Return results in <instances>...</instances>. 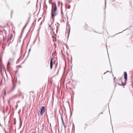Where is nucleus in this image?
<instances>
[{
    "mask_svg": "<svg viewBox=\"0 0 133 133\" xmlns=\"http://www.w3.org/2000/svg\"><path fill=\"white\" fill-rule=\"evenodd\" d=\"M52 8L51 12V17L53 19L57 15L55 12L57 11V8L55 2L54 3V4H52Z\"/></svg>",
    "mask_w": 133,
    "mask_h": 133,
    "instance_id": "nucleus-1",
    "label": "nucleus"
},
{
    "mask_svg": "<svg viewBox=\"0 0 133 133\" xmlns=\"http://www.w3.org/2000/svg\"><path fill=\"white\" fill-rule=\"evenodd\" d=\"M45 107L44 106L42 107L40 109L39 111L40 114L41 115H42L45 112Z\"/></svg>",
    "mask_w": 133,
    "mask_h": 133,
    "instance_id": "nucleus-2",
    "label": "nucleus"
},
{
    "mask_svg": "<svg viewBox=\"0 0 133 133\" xmlns=\"http://www.w3.org/2000/svg\"><path fill=\"white\" fill-rule=\"evenodd\" d=\"M12 81L13 84V89H15L16 86V83L17 82V78L14 77V79H13L12 78Z\"/></svg>",
    "mask_w": 133,
    "mask_h": 133,
    "instance_id": "nucleus-3",
    "label": "nucleus"
},
{
    "mask_svg": "<svg viewBox=\"0 0 133 133\" xmlns=\"http://www.w3.org/2000/svg\"><path fill=\"white\" fill-rule=\"evenodd\" d=\"M40 125H41V126L40 127V129L41 130H42L44 129V123L42 122L40 124Z\"/></svg>",
    "mask_w": 133,
    "mask_h": 133,
    "instance_id": "nucleus-4",
    "label": "nucleus"
},
{
    "mask_svg": "<svg viewBox=\"0 0 133 133\" xmlns=\"http://www.w3.org/2000/svg\"><path fill=\"white\" fill-rule=\"evenodd\" d=\"M124 78L125 79V82H126L127 79V74L126 71L124 72Z\"/></svg>",
    "mask_w": 133,
    "mask_h": 133,
    "instance_id": "nucleus-5",
    "label": "nucleus"
},
{
    "mask_svg": "<svg viewBox=\"0 0 133 133\" xmlns=\"http://www.w3.org/2000/svg\"><path fill=\"white\" fill-rule=\"evenodd\" d=\"M53 65V62L52 61V58L51 57L50 61V68L51 69H52Z\"/></svg>",
    "mask_w": 133,
    "mask_h": 133,
    "instance_id": "nucleus-6",
    "label": "nucleus"
},
{
    "mask_svg": "<svg viewBox=\"0 0 133 133\" xmlns=\"http://www.w3.org/2000/svg\"><path fill=\"white\" fill-rule=\"evenodd\" d=\"M61 119H62V123L63 125H64V128H65L66 127V126H65V124L64 122V119L63 118L62 114H61Z\"/></svg>",
    "mask_w": 133,
    "mask_h": 133,
    "instance_id": "nucleus-7",
    "label": "nucleus"
},
{
    "mask_svg": "<svg viewBox=\"0 0 133 133\" xmlns=\"http://www.w3.org/2000/svg\"><path fill=\"white\" fill-rule=\"evenodd\" d=\"M12 36H13V35L12 34H11V36L10 37H9V38L7 40V42H8L10 41L11 40V38L12 37Z\"/></svg>",
    "mask_w": 133,
    "mask_h": 133,
    "instance_id": "nucleus-8",
    "label": "nucleus"
},
{
    "mask_svg": "<svg viewBox=\"0 0 133 133\" xmlns=\"http://www.w3.org/2000/svg\"><path fill=\"white\" fill-rule=\"evenodd\" d=\"M126 84V82H124V83L122 82V83L121 84V86H124Z\"/></svg>",
    "mask_w": 133,
    "mask_h": 133,
    "instance_id": "nucleus-9",
    "label": "nucleus"
},
{
    "mask_svg": "<svg viewBox=\"0 0 133 133\" xmlns=\"http://www.w3.org/2000/svg\"><path fill=\"white\" fill-rule=\"evenodd\" d=\"M27 25V24H25V25L24 26V27H23V29L22 30V32L21 34H22L23 33V30H24V29L26 27V26Z\"/></svg>",
    "mask_w": 133,
    "mask_h": 133,
    "instance_id": "nucleus-10",
    "label": "nucleus"
},
{
    "mask_svg": "<svg viewBox=\"0 0 133 133\" xmlns=\"http://www.w3.org/2000/svg\"><path fill=\"white\" fill-rule=\"evenodd\" d=\"M61 13L62 16V17L63 18V12L62 10H61Z\"/></svg>",
    "mask_w": 133,
    "mask_h": 133,
    "instance_id": "nucleus-11",
    "label": "nucleus"
},
{
    "mask_svg": "<svg viewBox=\"0 0 133 133\" xmlns=\"http://www.w3.org/2000/svg\"><path fill=\"white\" fill-rule=\"evenodd\" d=\"M52 0H49V3L50 4H54V3H53L52 2Z\"/></svg>",
    "mask_w": 133,
    "mask_h": 133,
    "instance_id": "nucleus-12",
    "label": "nucleus"
},
{
    "mask_svg": "<svg viewBox=\"0 0 133 133\" xmlns=\"http://www.w3.org/2000/svg\"><path fill=\"white\" fill-rule=\"evenodd\" d=\"M10 64V62L9 61H8L7 63V66L8 67H9V65Z\"/></svg>",
    "mask_w": 133,
    "mask_h": 133,
    "instance_id": "nucleus-13",
    "label": "nucleus"
},
{
    "mask_svg": "<svg viewBox=\"0 0 133 133\" xmlns=\"http://www.w3.org/2000/svg\"><path fill=\"white\" fill-rule=\"evenodd\" d=\"M105 0V11H104V14H105V8L106 7V1L105 0Z\"/></svg>",
    "mask_w": 133,
    "mask_h": 133,
    "instance_id": "nucleus-14",
    "label": "nucleus"
},
{
    "mask_svg": "<svg viewBox=\"0 0 133 133\" xmlns=\"http://www.w3.org/2000/svg\"><path fill=\"white\" fill-rule=\"evenodd\" d=\"M31 49H30H30H29V51H28V55L27 56V57L28 56V55H29V52H30V51H31Z\"/></svg>",
    "mask_w": 133,
    "mask_h": 133,
    "instance_id": "nucleus-15",
    "label": "nucleus"
},
{
    "mask_svg": "<svg viewBox=\"0 0 133 133\" xmlns=\"http://www.w3.org/2000/svg\"><path fill=\"white\" fill-rule=\"evenodd\" d=\"M4 30L5 32V35H6V33H7V32L6 31V30L5 29H4Z\"/></svg>",
    "mask_w": 133,
    "mask_h": 133,
    "instance_id": "nucleus-16",
    "label": "nucleus"
},
{
    "mask_svg": "<svg viewBox=\"0 0 133 133\" xmlns=\"http://www.w3.org/2000/svg\"><path fill=\"white\" fill-rule=\"evenodd\" d=\"M56 27H57L56 32H57V29L59 27V26H58V25H57L56 26Z\"/></svg>",
    "mask_w": 133,
    "mask_h": 133,
    "instance_id": "nucleus-17",
    "label": "nucleus"
},
{
    "mask_svg": "<svg viewBox=\"0 0 133 133\" xmlns=\"http://www.w3.org/2000/svg\"><path fill=\"white\" fill-rule=\"evenodd\" d=\"M70 5H68V9H69L70 8Z\"/></svg>",
    "mask_w": 133,
    "mask_h": 133,
    "instance_id": "nucleus-18",
    "label": "nucleus"
},
{
    "mask_svg": "<svg viewBox=\"0 0 133 133\" xmlns=\"http://www.w3.org/2000/svg\"><path fill=\"white\" fill-rule=\"evenodd\" d=\"M29 20H30V19H29L27 21V23H26V24H27V25L29 23Z\"/></svg>",
    "mask_w": 133,
    "mask_h": 133,
    "instance_id": "nucleus-19",
    "label": "nucleus"
},
{
    "mask_svg": "<svg viewBox=\"0 0 133 133\" xmlns=\"http://www.w3.org/2000/svg\"><path fill=\"white\" fill-rule=\"evenodd\" d=\"M22 95V93H21V92H20L19 94V97H20L21 96V95Z\"/></svg>",
    "mask_w": 133,
    "mask_h": 133,
    "instance_id": "nucleus-20",
    "label": "nucleus"
},
{
    "mask_svg": "<svg viewBox=\"0 0 133 133\" xmlns=\"http://www.w3.org/2000/svg\"><path fill=\"white\" fill-rule=\"evenodd\" d=\"M2 61V59H1V55H0V62H1Z\"/></svg>",
    "mask_w": 133,
    "mask_h": 133,
    "instance_id": "nucleus-21",
    "label": "nucleus"
},
{
    "mask_svg": "<svg viewBox=\"0 0 133 133\" xmlns=\"http://www.w3.org/2000/svg\"><path fill=\"white\" fill-rule=\"evenodd\" d=\"M73 127H72V128H74V129H75V126L73 123Z\"/></svg>",
    "mask_w": 133,
    "mask_h": 133,
    "instance_id": "nucleus-22",
    "label": "nucleus"
},
{
    "mask_svg": "<svg viewBox=\"0 0 133 133\" xmlns=\"http://www.w3.org/2000/svg\"><path fill=\"white\" fill-rule=\"evenodd\" d=\"M109 72V71H107L106 72H105V73H104V75L105 74H106V73L107 72Z\"/></svg>",
    "mask_w": 133,
    "mask_h": 133,
    "instance_id": "nucleus-23",
    "label": "nucleus"
},
{
    "mask_svg": "<svg viewBox=\"0 0 133 133\" xmlns=\"http://www.w3.org/2000/svg\"><path fill=\"white\" fill-rule=\"evenodd\" d=\"M116 79V77H115L114 78V81H115V79Z\"/></svg>",
    "mask_w": 133,
    "mask_h": 133,
    "instance_id": "nucleus-24",
    "label": "nucleus"
},
{
    "mask_svg": "<svg viewBox=\"0 0 133 133\" xmlns=\"http://www.w3.org/2000/svg\"><path fill=\"white\" fill-rule=\"evenodd\" d=\"M20 101H18V102H17V103H19V102H20Z\"/></svg>",
    "mask_w": 133,
    "mask_h": 133,
    "instance_id": "nucleus-25",
    "label": "nucleus"
},
{
    "mask_svg": "<svg viewBox=\"0 0 133 133\" xmlns=\"http://www.w3.org/2000/svg\"><path fill=\"white\" fill-rule=\"evenodd\" d=\"M118 80H119V81H120V80H122V79L121 78V79H118Z\"/></svg>",
    "mask_w": 133,
    "mask_h": 133,
    "instance_id": "nucleus-26",
    "label": "nucleus"
},
{
    "mask_svg": "<svg viewBox=\"0 0 133 133\" xmlns=\"http://www.w3.org/2000/svg\"><path fill=\"white\" fill-rule=\"evenodd\" d=\"M118 85H121V84H120V83H118Z\"/></svg>",
    "mask_w": 133,
    "mask_h": 133,
    "instance_id": "nucleus-27",
    "label": "nucleus"
},
{
    "mask_svg": "<svg viewBox=\"0 0 133 133\" xmlns=\"http://www.w3.org/2000/svg\"><path fill=\"white\" fill-rule=\"evenodd\" d=\"M13 13V11H12L11 12V14H12Z\"/></svg>",
    "mask_w": 133,
    "mask_h": 133,
    "instance_id": "nucleus-28",
    "label": "nucleus"
},
{
    "mask_svg": "<svg viewBox=\"0 0 133 133\" xmlns=\"http://www.w3.org/2000/svg\"><path fill=\"white\" fill-rule=\"evenodd\" d=\"M72 112H71V115H70V116H71V115H72Z\"/></svg>",
    "mask_w": 133,
    "mask_h": 133,
    "instance_id": "nucleus-29",
    "label": "nucleus"
},
{
    "mask_svg": "<svg viewBox=\"0 0 133 133\" xmlns=\"http://www.w3.org/2000/svg\"><path fill=\"white\" fill-rule=\"evenodd\" d=\"M24 98V96H23V97H22V99H23Z\"/></svg>",
    "mask_w": 133,
    "mask_h": 133,
    "instance_id": "nucleus-30",
    "label": "nucleus"
},
{
    "mask_svg": "<svg viewBox=\"0 0 133 133\" xmlns=\"http://www.w3.org/2000/svg\"><path fill=\"white\" fill-rule=\"evenodd\" d=\"M14 124H16V122H14Z\"/></svg>",
    "mask_w": 133,
    "mask_h": 133,
    "instance_id": "nucleus-31",
    "label": "nucleus"
},
{
    "mask_svg": "<svg viewBox=\"0 0 133 133\" xmlns=\"http://www.w3.org/2000/svg\"><path fill=\"white\" fill-rule=\"evenodd\" d=\"M17 108V106H16V109Z\"/></svg>",
    "mask_w": 133,
    "mask_h": 133,
    "instance_id": "nucleus-32",
    "label": "nucleus"
},
{
    "mask_svg": "<svg viewBox=\"0 0 133 133\" xmlns=\"http://www.w3.org/2000/svg\"><path fill=\"white\" fill-rule=\"evenodd\" d=\"M19 83H20V81L19 82Z\"/></svg>",
    "mask_w": 133,
    "mask_h": 133,
    "instance_id": "nucleus-33",
    "label": "nucleus"
},
{
    "mask_svg": "<svg viewBox=\"0 0 133 133\" xmlns=\"http://www.w3.org/2000/svg\"><path fill=\"white\" fill-rule=\"evenodd\" d=\"M122 32H119V33H122Z\"/></svg>",
    "mask_w": 133,
    "mask_h": 133,
    "instance_id": "nucleus-34",
    "label": "nucleus"
},
{
    "mask_svg": "<svg viewBox=\"0 0 133 133\" xmlns=\"http://www.w3.org/2000/svg\"><path fill=\"white\" fill-rule=\"evenodd\" d=\"M8 103H9V101H8Z\"/></svg>",
    "mask_w": 133,
    "mask_h": 133,
    "instance_id": "nucleus-35",
    "label": "nucleus"
},
{
    "mask_svg": "<svg viewBox=\"0 0 133 133\" xmlns=\"http://www.w3.org/2000/svg\"><path fill=\"white\" fill-rule=\"evenodd\" d=\"M45 1H46V0H45Z\"/></svg>",
    "mask_w": 133,
    "mask_h": 133,
    "instance_id": "nucleus-36",
    "label": "nucleus"
}]
</instances>
